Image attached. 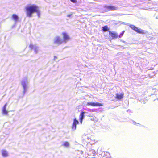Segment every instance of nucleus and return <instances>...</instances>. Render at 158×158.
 Masks as SVG:
<instances>
[{
    "instance_id": "10",
    "label": "nucleus",
    "mask_w": 158,
    "mask_h": 158,
    "mask_svg": "<svg viewBox=\"0 0 158 158\" xmlns=\"http://www.w3.org/2000/svg\"><path fill=\"white\" fill-rule=\"evenodd\" d=\"M2 156L4 157H7L8 156V153L7 151L5 150H2L1 151Z\"/></svg>"
},
{
    "instance_id": "13",
    "label": "nucleus",
    "mask_w": 158,
    "mask_h": 158,
    "mask_svg": "<svg viewBox=\"0 0 158 158\" xmlns=\"http://www.w3.org/2000/svg\"><path fill=\"white\" fill-rule=\"evenodd\" d=\"M12 18L15 22H17L19 19L18 16L15 14L13 15H12Z\"/></svg>"
},
{
    "instance_id": "11",
    "label": "nucleus",
    "mask_w": 158,
    "mask_h": 158,
    "mask_svg": "<svg viewBox=\"0 0 158 158\" xmlns=\"http://www.w3.org/2000/svg\"><path fill=\"white\" fill-rule=\"evenodd\" d=\"M84 112H82L80 114V115L79 118L81 123H82L83 119L84 118Z\"/></svg>"
},
{
    "instance_id": "1",
    "label": "nucleus",
    "mask_w": 158,
    "mask_h": 158,
    "mask_svg": "<svg viewBox=\"0 0 158 158\" xmlns=\"http://www.w3.org/2000/svg\"><path fill=\"white\" fill-rule=\"evenodd\" d=\"M63 42V40L59 36H57L56 37L54 40V44L56 45L57 46L61 44Z\"/></svg>"
},
{
    "instance_id": "5",
    "label": "nucleus",
    "mask_w": 158,
    "mask_h": 158,
    "mask_svg": "<svg viewBox=\"0 0 158 158\" xmlns=\"http://www.w3.org/2000/svg\"><path fill=\"white\" fill-rule=\"evenodd\" d=\"M7 105V103H6L3 106L2 109V114L4 115H8L9 111H7L6 109V106Z\"/></svg>"
},
{
    "instance_id": "8",
    "label": "nucleus",
    "mask_w": 158,
    "mask_h": 158,
    "mask_svg": "<svg viewBox=\"0 0 158 158\" xmlns=\"http://www.w3.org/2000/svg\"><path fill=\"white\" fill-rule=\"evenodd\" d=\"M38 7L35 5H32L27 7L26 10H37Z\"/></svg>"
},
{
    "instance_id": "9",
    "label": "nucleus",
    "mask_w": 158,
    "mask_h": 158,
    "mask_svg": "<svg viewBox=\"0 0 158 158\" xmlns=\"http://www.w3.org/2000/svg\"><path fill=\"white\" fill-rule=\"evenodd\" d=\"M37 10H27V16L30 17L32 16V15L36 12Z\"/></svg>"
},
{
    "instance_id": "2",
    "label": "nucleus",
    "mask_w": 158,
    "mask_h": 158,
    "mask_svg": "<svg viewBox=\"0 0 158 158\" xmlns=\"http://www.w3.org/2000/svg\"><path fill=\"white\" fill-rule=\"evenodd\" d=\"M62 35H63V42L66 43L70 40V38L67 33L63 32L62 33Z\"/></svg>"
},
{
    "instance_id": "4",
    "label": "nucleus",
    "mask_w": 158,
    "mask_h": 158,
    "mask_svg": "<svg viewBox=\"0 0 158 158\" xmlns=\"http://www.w3.org/2000/svg\"><path fill=\"white\" fill-rule=\"evenodd\" d=\"M86 105L91 106H102L103 104L102 103L98 102L94 103L92 102H88L87 103Z\"/></svg>"
},
{
    "instance_id": "17",
    "label": "nucleus",
    "mask_w": 158,
    "mask_h": 158,
    "mask_svg": "<svg viewBox=\"0 0 158 158\" xmlns=\"http://www.w3.org/2000/svg\"><path fill=\"white\" fill-rule=\"evenodd\" d=\"M146 33V31L144 30L141 29H139V34H144Z\"/></svg>"
},
{
    "instance_id": "21",
    "label": "nucleus",
    "mask_w": 158,
    "mask_h": 158,
    "mask_svg": "<svg viewBox=\"0 0 158 158\" xmlns=\"http://www.w3.org/2000/svg\"><path fill=\"white\" fill-rule=\"evenodd\" d=\"M73 3H75L77 2V0H70Z\"/></svg>"
},
{
    "instance_id": "15",
    "label": "nucleus",
    "mask_w": 158,
    "mask_h": 158,
    "mask_svg": "<svg viewBox=\"0 0 158 158\" xmlns=\"http://www.w3.org/2000/svg\"><path fill=\"white\" fill-rule=\"evenodd\" d=\"M109 30L108 26L107 25L105 26L102 27V30L103 31L105 32Z\"/></svg>"
},
{
    "instance_id": "18",
    "label": "nucleus",
    "mask_w": 158,
    "mask_h": 158,
    "mask_svg": "<svg viewBox=\"0 0 158 158\" xmlns=\"http://www.w3.org/2000/svg\"><path fill=\"white\" fill-rule=\"evenodd\" d=\"M21 84L23 86L24 88V89H25L27 86L26 84V83L24 81L22 82L21 83Z\"/></svg>"
},
{
    "instance_id": "16",
    "label": "nucleus",
    "mask_w": 158,
    "mask_h": 158,
    "mask_svg": "<svg viewBox=\"0 0 158 158\" xmlns=\"http://www.w3.org/2000/svg\"><path fill=\"white\" fill-rule=\"evenodd\" d=\"M63 146H64V147H68L69 146V143L68 142H67V141L65 142L64 143H63Z\"/></svg>"
},
{
    "instance_id": "20",
    "label": "nucleus",
    "mask_w": 158,
    "mask_h": 158,
    "mask_svg": "<svg viewBox=\"0 0 158 158\" xmlns=\"http://www.w3.org/2000/svg\"><path fill=\"white\" fill-rule=\"evenodd\" d=\"M29 48L31 49L32 50L34 48V46L33 44H30L29 45Z\"/></svg>"
},
{
    "instance_id": "7",
    "label": "nucleus",
    "mask_w": 158,
    "mask_h": 158,
    "mask_svg": "<svg viewBox=\"0 0 158 158\" xmlns=\"http://www.w3.org/2000/svg\"><path fill=\"white\" fill-rule=\"evenodd\" d=\"M124 94L123 93H117L116 94L115 98L117 100H121L124 97Z\"/></svg>"
},
{
    "instance_id": "19",
    "label": "nucleus",
    "mask_w": 158,
    "mask_h": 158,
    "mask_svg": "<svg viewBox=\"0 0 158 158\" xmlns=\"http://www.w3.org/2000/svg\"><path fill=\"white\" fill-rule=\"evenodd\" d=\"M124 33V31L122 32L120 34V35H118V37H119L120 38H121L123 36V35Z\"/></svg>"
},
{
    "instance_id": "14",
    "label": "nucleus",
    "mask_w": 158,
    "mask_h": 158,
    "mask_svg": "<svg viewBox=\"0 0 158 158\" xmlns=\"http://www.w3.org/2000/svg\"><path fill=\"white\" fill-rule=\"evenodd\" d=\"M130 27L134 31L138 32V29L137 27H135V26L132 25H130Z\"/></svg>"
},
{
    "instance_id": "6",
    "label": "nucleus",
    "mask_w": 158,
    "mask_h": 158,
    "mask_svg": "<svg viewBox=\"0 0 158 158\" xmlns=\"http://www.w3.org/2000/svg\"><path fill=\"white\" fill-rule=\"evenodd\" d=\"M79 124L78 121L76 119L73 120V122L72 125V129L73 130H75L76 129V125Z\"/></svg>"
},
{
    "instance_id": "12",
    "label": "nucleus",
    "mask_w": 158,
    "mask_h": 158,
    "mask_svg": "<svg viewBox=\"0 0 158 158\" xmlns=\"http://www.w3.org/2000/svg\"><path fill=\"white\" fill-rule=\"evenodd\" d=\"M105 7L106 8H107V9H109V10H115L116 8L114 6H105Z\"/></svg>"
},
{
    "instance_id": "3",
    "label": "nucleus",
    "mask_w": 158,
    "mask_h": 158,
    "mask_svg": "<svg viewBox=\"0 0 158 158\" xmlns=\"http://www.w3.org/2000/svg\"><path fill=\"white\" fill-rule=\"evenodd\" d=\"M110 36L112 38V39L115 40L118 37V34L114 32L110 31L109 32Z\"/></svg>"
},
{
    "instance_id": "22",
    "label": "nucleus",
    "mask_w": 158,
    "mask_h": 158,
    "mask_svg": "<svg viewBox=\"0 0 158 158\" xmlns=\"http://www.w3.org/2000/svg\"><path fill=\"white\" fill-rule=\"evenodd\" d=\"M71 14H69L67 15V17H70L71 16Z\"/></svg>"
}]
</instances>
